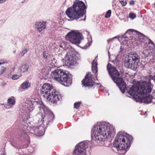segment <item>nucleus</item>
Masks as SVG:
<instances>
[{"label":"nucleus","mask_w":155,"mask_h":155,"mask_svg":"<svg viewBox=\"0 0 155 155\" xmlns=\"http://www.w3.org/2000/svg\"><path fill=\"white\" fill-rule=\"evenodd\" d=\"M153 85L149 78H146L145 80L141 81L132 86L127 93L130 97L137 102H143L149 103L151 102L153 97L150 94L153 88Z\"/></svg>","instance_id":"1"},{"label":"nucleus","mask_w":155,"mask_h":155,"mask_svg":"<svg viewBox=\"0 0 155 155\" xmlns=\"http://www.w3.org/2000/svg\"><path fill=\"white\" fill-rule=\"evenodd\" d=\"M114 127L107 123H97L93 128L91 137L95 140L104 141L115 135Z\"/></svg>","instance_id":"2"},{"label":"nucleus","mask_w":155,"mask_h":155,"mask_svg":"<svg viewBox=\"0 0 155 155\" xmlns=\"http://www.w3.org/2000/svg\"><path fill=\"white\" fill-rule=\"evenodd\" d=\"M34 105L38 107L40 111L34 117L35 123H42L44 121L45 113L47 109L41 101H34L29 104L25 103L22 105V109L25 112L29 113L34 110Z\"/></svg>","instance_id":"3"},{"label":"nucleus","mask_w":155,"mask_h":155,"mask_svg":"<svg viewBox=\"0 0 155 155\" xmlns=\"http://www.w3.org/2000/svg\"><path fill=\"white\" fill-rule=\"evenodd\" d=\"M86 8L87 7L82 1L75 0L72 6L68 8L65 13L69 18L73 20L77 19L86 13Z\"/></svg>","instance_id":"4"},{"label":"nucleus","mask_w":155,"mask_h":155,"mask_svg":"<svg viewBox=\"0 0 155 155\" xmlns=\"http://www.w3.org/2000/svg\"><path fill=\"white\" fill-rule=\"evenodd\" d=\"M132 137L129 134L119 133L115 137L114 147L116 148L118 153L121 154L125 153L129 148Z\"/></svg>","instance_id":"5"},{"label":"nucleus","mask_w":155,"mask_h":155,"mask_svg":"<svg viewBox=\"0 0 155 155\" xmlns=\"http://www.w3.org/2000/svg\"><path fill=\"white\" fill-rule=\"evenodd\" d=\"M41 91L45 98L48 101L55 103L62 99L60 93L53 88V87L48 84H44L42 87Z\"/></svg>","instance_id":"6"},{"label":"nucleus","mask_w":155,"mask_h":155,"mask_svg":"<svg viewBox=\"0 0 155 155\" xmlns=\"http://www.w3.org/2000/svg\"><path fill=\"white\" fill-rule=\"evenodd\" d=\"M107 69L113 80L118 86L122 92L124 93L126 89V84L120 76L118 71L115 67H111V64L110 63L107 65Z\"/></svg>","instance_id":"7"},{"label":"nucleus","mask_w":155,"mask_h":155,"mask_svg":"<svg viewBox=\"0 0 155 155\" xmlns=\"http://www.w3.org/2000/svg\"><path fill=\"white\" fill-rule=\"evenodd\" d=\"M51 75L55 80L64 82L63 84L65 86L68 87L72 83L71 78L68 76L66 73L62 70H54Z\"/></svg>","instance_id":"8"},{"label":"nucleus","mask_w":155,"mask_h":155,"mask_svg":"<svg viewBox=\"0 0 155 155\" xmlns=\"http://www.w3.org/2000/svg\"><path fill=\"white\" fill-rule=\"evenodd\" d=\"M140 59V57L136 53L127 55L124 61V66L127 68L135 70L138 67Z\"/></svg>","instance_id":"9"},{"label":"nucleus","mask_w":155,"mask_h":155,"mask_svg":"<svg viewBox=\"0 0 155 155\" xmlns=\"http://www.w3.org/2000/svg\"><path fill=\"white\" fill-rule=\"evenodd\" d=\"M65 38L72 44H78L83 38L81 33L75 30L68 33L66 35Z\"/></svg>","instance_id":"10"},{"label":"nucleus","mask_w":155,"mask_h":155,"mask_svg":"<svg viewBox=\"0 0 155 155\" xmlns=\"http://www.w3.org/2000/svg\"><path fill=\"white\" fill-rule=\"evenodd\" d=\"M88 147L87 143L82 142L78 143L75 147L74 155H86V149Z\"/></svg>","instance_id":"11"},{"label":"nucleus","mask_w":155,"mask_h":155,"mask_svg":"<svg viewBox=\"0 0 155 155\" xmlns=\"http://www.w3.org/2000/svg\"><path fill=\"white\" fill-rule=\"evenodd\" d=\"M65 60L68 64L72 65L77 64L78 60L75 55V52L71 50L67 52Z\"/></svg>","instance_id":"12"},{"label":"nucleus","mask_w":155,"mask_h":155,"mask_svg":"<svg viewBox=\"0 0 155 155\" xmlns=\"http://www.w3.org/2000/svg\"><path fill=\"white\" fill-rule=\"evenodd\" d=\"M92 75L91 73H88L85 76L84 79L82 81V84L85 87H92L94 85L92 80Z\"/></svg>","instance_id":"13"},{"label":"nucleus","mask_w":155,"mask_h":155,"mask_svg":"<svg viewBox=\"0 0 155 155\" xmlns=\"http://www.w3.org/2000/svg\"><path fill=\"white\" fill-rule=\"evenodd\" d=\"M35 28L40 32L46 28V22H36L35 23Z\"/></svg>","instance_id":"14"},{"label":"nucleus","mask_w":155,"mask_h":155,"mask_svg":"<svg viewBox=\"0 0 155 155\" xmlns=\"http://www.w3.org/2000/svg\"><path fill=\"white\" fill-rule=\"evenodd\" d=\"M92 70L93 72L97 73V59L96 58L93 61L92 63Z\"/></svg>","instance_id":"15"},{"label":"nucleus","mask_w":155,"mask_h":155,"mask_svg":"<svg viewBox=\"0 0 155 155\" xmlns=\"http://www.w3.org/2000/svg\"><path fill=\"white\" fill-rule=\"evenodd\" d=\"M28 68L29 67L28 65L24 64L22 65L18 68V72L19 73H24L28 70Z\"/></svg>","instance_id":"16"},{"label":"nucleus","mask_w":155,"mask_h":155,"mask_svg":"<svg viewBox=\"0 0 155 155\" xmlns=\"http://www.w3.org/2000/svg\"><path fill=\"white\" fill-rule=\"evenodd\" d=\"M30 86V84L28 81L23 83L21 85V88L23 89H27Z\"/></svg>","instance_id":"17"},{"label":"nucleus","mask_w":155,"mask_h":155,"mask_svg":"<svg viewBox=\"0 0 155 155\" xmlns=\"http://www.w3.org/2000/svg\"><path fill=\"white\" fill-rule=\"evenodd\" d=\"M8 103L10 106H12L15 105V101L12 98H9L8 100Z\"/></svg>","instance_id":"18"},{"label":"nucleus","mask_w":155,"mask_h":155,"mask_svg":"<svg viewBox=\"0 0 155 155\" xmlns=\"http://www.w3.org/2000/svg\"><path fill=\"white\" fill-rule=\"evenodd\" d=\"M150 51L148 50H144L142 52V54L143 55L144 57H147L149 56Z\"/></svg>","instance_id":"19"},{"label":"nucleus","mask_w":155,"mask_h":155,"mask_svg":"<svg viewBox=\"0 0 155 155\" xmlns=\"http://www.w3.org/2000/svg\"><path fill=\"white\" fill-rule=\"evenodd\" d=\"M6 68L3 67H0V75L3 74L5 71Z\"/></svg>","instance_id":"20"},{"label":"nucleus","mask_w":155,"mask_h":155,"mask_svg":"<svg viewBox=\"0 0 155 155\" xmlns=\"http://www.w3.org/2000/svg\"><path fill=\"white\" fill-rule=\"evenodd\" d=\"M111 12L110 10H108L107 12L105 15V17L106 18H108L110 16Z\"/></svg>","instance_id":"21"},{"label":"nucleus","mask_w":155,"mask_h":155,"mask_svg":"<svg viewBox=\"0 0 155 155\" xmlns=\"http://www.w3.org/2000/svg\"><path fill=\"white\" fill-rule=\"evenodd\" d=\"M81 104V102H76L74 104V107L76 109H78L79 107Z\"/></svg>","instance_id":"22"},{"label":"nucleus","mask_w":155,"mask_h":155,"mask_svg":"<svg viewBox=\"0 0 155 155\" xmlns=\"http://www.w3.org/2000/svg\"><path fill=\"white\" fill-rule=\"evenodd\" d=\"M20 76L17 74L13 75L12 77V78L13 80H16L19 78Z\"/></svg>","instance_id":"23"},{"label":"nucleus","mask_w":155,"mask_h":155,"mask_svg":"<svg viewBox=\"0 0 155 155\" xmlns=\"http://www.w3.org/2000/svg\"><path fill=\"white\" fill-rule=\"evenodd\" d=\"M21 139L25 138L28 137L27 135L24 132H22L21 135Z\"/></svg>","instance_id":"24"},{"label":"nucleus","mask_w":155,"mask_h":155,"mask_svg":"<svg viewBox=\"0 0 155 155\" xmlns=\"http://www.w3.org/2000/svg\"><path fill=\"white\" fill-rule=\"evenodd\" d=\"M119 59L117 57L115 58V59L114 61H113V62H114V64H116L117 65L119 63Z\"/></svg>","instance_id":"25"},{"label":"nucleus","mask_w":155,"mask_h":155,"mask_svg":"<svg viewBox=\"0 0 155 155\" xmlns=\"http://www.w3.org/2000/svg\"><path fill=\"white\" fill-rule=\"evenodd\" d=\"M28 50L26 49H24L22 52L20 53V55L21 56H23V55L27 52Z\"/></svg>","instance_id":"26"},{"label":"nucleus","mask_w":155,"mask_h":155,"mask_svg":"<svg viewBox=\"0 0 155 155\" xmlns=\"http://www.w3.org/2000/svg\"><path fill=\"white\" fill-rule=\"evenodd\" d=\"M129 16L130 18L132 19H134L136 17V15L133 13L130 14L129 15Z\"/></svg>","instance_id":"27"},{"label":"nucleus","mask_w":155,"mask_h":155,"mask_svg":"<svg viewBox=\"0 0 155 155\" xmlns=\"http://www.w3.org/2000/svg\"><path fill=\"white\" fill-rule=\"evenodd\" d=\"M119 2L123 6H125L127 3L126 0L119 1Z\"/></svg>","instance_id":"28"},{"label":"nucleus","mask_w":155,"mask_h":155,"mask_svg":"<svg viewBox=\"0 0 155 155\" xmlns=\"http://www.w3.org/2000/svg\"><path fill=\"white\" fill-rule=\"evenodd\" d=\"M44 134V132L41 130H39L38 132V136L43 135Z\"/></svg>","instance_id":"29"},{"label":"nucleus","mask_w":155,"mask_h":155,"mask_svg":"<svg viewBox=\"0 0 155 155\" xmlns=\"http://www.w3.org/2000/svg\"><path fill=\"white\" fill-rule=\"evenodd\" d=\"M48 56V54L47 53H46L45 52L43 53V58H44L45 59H46L47 58Z\"/></svg>","instance_id":"30"},{"label":"nucleus","mask_w":155,"mask_h":155,"mask_svg":"<svg viewBox=\"0 0 155 155\" xmlns=\"http://www.w3.org/2000/svg\"><path fill=\"white\" fill-rule=\"evenodd\" d=\"M8 62L7 61H4L3 60L0 61V65L8 63Z\"/></svg>","instance_id":"31"},{"label":"nucleus","mask_w":155,"mask_h":155,"mask_svg":"<svg viewBox=\"0 0 155 155\" xmlns=\"http://www.w3.org/2000/svg\"><path fill=\"white\" fill-rule=\"evenodd\" d=\"M117 38V36H115L111 39H108L107 41V42H109L110 41L113 40L114 38Z\"/></svg>","instance_id":"32"},{"label":"nucleus","mask_w":155,"mask_h":155,"mask_svg":"<svg viewBox=\"0 0 155 155\" xmlns=\"http://www.w3.org/2000/svg\"><path fill=\"white\" fill-rule=\"evenodd\" d=\"M149 44H151L152 45H153L154 46H155V45L154 44L153 42L150 39H149Z\"/></svg>","instance_id":"33"},{"label":"nucleus","mask_w":155,"mask_h":155,"mask_svg":"<svg viewBox=\"0 0 155 155\" xmlns=\"http://www.w3.org/2000/svg\"><path fill=\"white\" fill-rule=\"evenodd\" d=\"M129 31H132V33L136 32V31L135 30H133V29H129L128 30V31L126 32V33H127V32Z\"/></svg>","instance_id":"34"},{"label":"nucleus","mask_w":155,"mask_h":155,"mask_svg":"<svg viewBox=\"0 0 155 155\" xmlns=\"http://www.w3.org/2000/svg\"><path fill=\"white\" fill-rule=\"evenodd\" d=\"M56 61L55 60V59L54 58H53L52 60V63L54 64L55 63H56Z\"/></svg>","instance_id":"35"},{"label":"nucleus","mask_w":155,"mask_h":155,"mask_svg":"<svg viewBox=\"0 0 155 155\" xmlns=\"http://www.w3.org/2000/svg\"><path fill=\"white\" fill-rule=\"evenodd\" d=\"M130 4L131 5H133L134 4V2L133 1H131L130 2Z\"/></svg>","instance_id":"36"},{"label":"nucleus","mask_w":155,"mask_h":155,"mask_svg":"<svg viewBox=\"0 0 155 155\" xmlns=\"http://www.w3.org/2000/svg\"><path fill=\"white\" fill-rule=\"evenodd\" d=\"M132 38L131 37V36L130 37H129V39H130V40H133L134 39H133L134 38L133 37V36H132Z\"/></svg>","instance_id":"37"},{"label":"nucleus","mask_w":155,"mask_h":155,"mask_svg":"<svg viewBox=\"0 0 155 155\" xmlns=\"http://www.w3.org/2000/svg\"><path fill=\"white\" fill-rule=\"evenodd\" d=\"M8 105H7V106H6L5 107L6 108H7V109H9V107H8Z\"/></svg>","instance_id":"38"},{"label":"nucleus","mask_w":155,"mask_h":155,"mask_svg":"<svg viewBox=\"0 0 155 155\" xmlns=\"http://www.w3.org/2000/svg\"><path fill=\"white\" fill-rule=\"evenodd\" d=\"M59 46L61 48H63V46H62V45H59Z\"/></svg>","instance_id":"39"},{"label":"nucleus","mask_w":155,"mask_h":155,"mask_svg":"<svg viewBox=\"0 0 155 155\" xmlns=\"http://www.w3.org/2000/svg\"><path fill=\"white\" fill-rule=\"evenodd\" d=\"M138 33H140V34L141 35H142V36H144V35H143V34H142L141 33H139L138 32Z\"/></svg>","instance_id":"40"},{"label":"nucleus","mask_w":155,"mask_h":155,"mask_svg":"<svg viewBox=\"0 0 155 155\" xmlns=\"http://www.w3.org/2000/svg\"><path fill=\"white\" fill-rule=\"evenodd\" d=\"M67 0H65V3L67 1Z\"/></svg>","instance_id":"41"},{"label":"nucleus","mask_w":155,"mask_h":155,"mask_svg":"<svg viewBox=\"0 0 155 155\" xmlns=\"http://www.w3.org/2000/svg\"><path fill=\"white\" fill-rule=\"evenodd\" d=\"M108 55H109V52H108Z\"/></svg>","instance_id":"42"},{"label":"nucleus","mask_w":155,"mask_h":155,"mask_svg":"<svg viewBox=\"0 0 155 155\" xmlns=\"http://www.w3.org/2000/svg\"><path fill=\"white\" fill-rule=\"evenodd\" d=\"M85 18H84V20H85Z\"/></svg>","instance_id":"43"}]
</instances>
